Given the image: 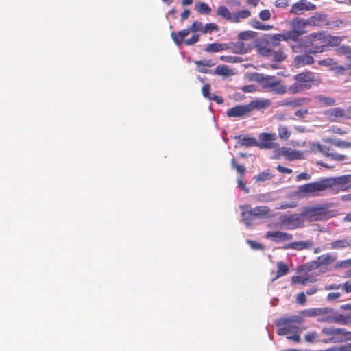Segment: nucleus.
I'll return each mask as SVG.
<instances>
[{"instance_id":"nucleus-1","label":"nucleus","mask_w":351,"mask_h":351,"mask_svg":"<svg viewBox=\"0 0 351 351\" xmlns=\"http://www.w3.org/2000/svg\"><path fill=\"white\" fill-rule=\"evenodd\" d=\"M337 261V256L330 253L324 254L316 260L308 262L297 269V275L292 277L294 284L312 283L316 281L317 276L324 273L323 266L330 265Z\"/></svg>"},{"instance_id":"nucleus-2","label":"nucleus","mask_w":351,"mask_h":351,"mask_svg":"<svg viewBox=\"0 0 351 351\" xmlns=\"http://www.w3.org/2000/svg\"><path fill=\"white\" fill-rule=\"evenodd\" d=\"M253 80L258 82L263 89L269 90L274 94L284 95L287 92V87L282 84L281 80L274 75L255 73Z\"/></svg>"},{"instance_id":"nucleus-3","label":"nucleus","mask_w":351,"mask_h":351,"mask_svg":"<svg viewBox=\"0 0 351 351\" xmlns=\"http://www.w3.org/2000/svg\"><path fill=\"white\" fill-rule=\"evenodd\" d=\"M328 182L326 178H322L317 182L299 186L295 195L300 198L319 196L322 191L328 189Z\"/></svg>"},{"instance_id":"nucleus-4","label":"nucleus","mask_w":351,"mask_h":351,"mask_svg":"<svg viewBox=\"0 0 351 351\" xmlns=\"http://www.w3.org/2000/svg\"><path fill=\"white\" fill-rule=\"evenodd\" d=\"M350 332L344 328H335L334 326L324 327L322 329V335L324 338L319 341L324 343H337L350 341Z\"/></svg>"},{"instance_id":"nucleus-5","label":"nucleus","mask_w":351,"mask_h":351,"mask_svg":"<svg viewBox=\"0 0 351 351\" xmlns=\"http://www.w3.org/2000/svg\"><path fill=\"white\" fill-rule=\"evenodd\" d=\"M307 48L309 53H318L326 51V34L324 32L312 33L308 35L302 43Z\"/></svg>"},{"instance_id":"nucleus-6","label":"nucleus","mask_w":351,"mask_h":351,"mask_svg":"<svg viewBox=\"0 0 351 351\" xmlns=\"http://www.w3.org/2000/svg\"><path fill=\"white\" fill-rule=\"evenodd\" d=\"M293 78L295 82L287 88V91L291 94H296L308 90L311 87V83L315 80V75L311 72L300 73L295 75Z\"/></svg>"},{"instance_id":"nucleus-7","label":"nucleus","mask_w":351,"mask_h":351,"mask_svg":"<svg viewBox=\"0 0 351 351\" xmlns=\"http://www.w3.org/2000/svg\"><path fill=\"white\" fill-rule=\"evenodd\" d=\"M332 216L331 212L326 206L305 207L302 211L303 219L310 222L324 221Z\"/></svg>"},{"instance_id":"nucleus-8","label":"nucleus","mask_w":351,"mask_h":351,"mask_svg":"<svg viewBox=\"0 0 351 351\" xmlns=\"http://www.w3.org/2000/svg\"><path fill=\"white\" fill-rule=\"evenodd\" d=\"M239 208L241 210V221H243L247 228L250 227L252 224V216L262 217L270 215V209L265 206L252 208L250 205L245 204L240 206Z\"/></svg>"},{"instance_id":"nucleus-9","label":"nucleus","mask_w":351,"mask_h":351,"mask_svg":"<svg viewBox=\"0 0 351 351\" xmlns=\"http://www.w3.org/2000/svg\"><path fill=\"white\" fill-rule=\"evenodd\" d=\"M309 151L313 154L321 153L326 157L330 158L334 161H343L346 159V156L336 152L328 146L324 145L319 143L311 142L308 143Z\"/></svg>"},{"instance_id":"nucleus-10","label":"nucleus","mask_w":351,"mask_h":351,"mask_svg":"<svg viewBox=\"0 0 351 351\" xmlns=\"http://www.w3.org/2000/svg\"><path fill=\"white\" fill-rule=\"evenodd\" d=\"M302 213L299 214L283 215L280 217L281 227L287 230H293L303 226Z\"/></svg>"},{"instance_id":"nucleus-11","label":"nucleus","mask_w":351,"mask_h":351,"mask_svg":"<svg viewBox=\"0 0 351 351\" xmlns=\"http://www.w3.org/2000/svg\"><path fill=\"white\" fill-rule=\"evenodd\" d=\"M303 323V318L301 316H291L281 319V325H285L289 333H300L304 328L300 326Z\"/></svg>"},{"instance_id":"nucleus-12","label":"nucleus","mask_w":351,"mask_h":351,"mask_svg":"<svg viewBox=\"0 0 351 351\" xmlns=\"http://www.w3.org/2000/svg\"><path fill=\"white\" fill-rule=\"evenodd\" d=\"M315 9L316 5L308 0H299L292 5L289 12L295 15H301L306 11H313Z\"/></svg>"},{"instance_id":"nucleus-13","label":"nucleus","mask_w":351,"mask_h":351,"mask_svg":"<svg viewBox=\"0 0 351 351\" xmlns=\"http://www.w3.org/2000/svg\"><path fill=\"white\" fill-rule=\"evenodd\" d=\"M326 181H329L328 189L335 185H338L343 190L351 189V175H344L336 178H327Z\"/></svg>"},{"instance_id":"nucleus-14","label":"nucleus","mask_w":351,"mask_h":351,"mask_svg":"<svg viewBox=\"0 0 351 351\" xmlns=\"http://www.w3.org/2000/svg\"><path fill=\"white\" fill-rule=\"evenodd\" d=\"M265 237L276 243L289 241L293 239L291 234L280 231H268Z\"/></svg>"},{"instance_id":"nucleus-15","label":"nucleus","mask_w":351,"mask_h":351,"mask_svg":"<svg viewBox=\"0 0 351 351\" xmlns=\"http://www.w3.org/2000/svg\"><path fill=\"white\" fill-rule=\"evenodd\" d=\"M277 153L279 155L285 156L289 160H294L297 159L303 158V152L301 151H297L291 149V148L282 147L277 149Z\"/></svg>"},{"instance_id":"nucleus-16","label":"nucleus","mask_w":351,"mask_h":351,"mask_svg":"<svg viewBox=\"0 0 351 351\" xmlns=\"http://www.w3.org/2000/svg\"><path fill=\"white\" fill-rule=\"evenodd\" d=\"M314 243L311 240L294 241L286 245L283 248L285 250L292 249L295 250H309L313 247Z\"/></svg>"},{"instance_id":"nucleus-17","label":"nucleus","mask_w":351,"mask_h":351,"mask_svg":"<svg viewBox=\"0 0 351 351\" xmlns=\"http://www.w3.org/2000/svg\"><path fill=\"white\" fill-rule=\"evenodd\" d=\"M250 113L247 104L239 105L230 108L227 111L229 117H241L247 115Z\"/></svg>"},{"instance_id":"nucleus-18","label":"nucleus","mask_w":351,"mask_h":351,"mask_svg":"<svg viewBox=\"0 0 351 351\" xmlns=\"http://www.w3.org/2000/svg\"><path fill=\"white\" fill-rule=\"evenodd\" d=\"M314 62L313 58L309 54H301L295 57L293 64L296 68L310 65Z\"/></svg>"},{"instance_id":"nucleus-19","label":"nucleus","mask_w":351,"mask_h":351,"mask_svg":"<svg viewBox=\"0 0 351 351\" xmlns=\"http://www.w3.org/2000/svg\"><path fill=\"white\" fill-rule=\"evenodd\" d=\"M271 104V101L267 99H255L247 104L249 112H251L254 110H261L268 107Z\"/></svg>"},{"instance_id":"nucleus-20","label":"nucleus","mask_w":351,"mask_h":351,"mask_svg":"<svg viewBox=\"0 0 351 351\" xmlns=\"http://www.w3.org/2000/svg\"><path fill=\"white\" fill-rule=\"evenodd\" d=\"M330 248L332 250H343L351 247V238L346 237L341 239H337L330 243Z\"/></svg>"},{"instance_id":"nucleus-21","label":"nucleus","mask_w":351,"mask_h":351,"mask_svg":"<svg viewBox=\"0 0 351 351\" xmlns=\"http://www.w3.org/2000/svg\"><path fill=\"white\" fill-rule=\"evenodd\" d=\"M333 322L341 325L351 324V312L341 314L334 311Z\"/></svg>"},{"instance_id":"nucleus-22","label":"nucleus","mask_w":351,"mask_h":351,"mask_svg":"<svg viewBox=\"0 0 351 351\" xmlns=\"http://www.w3.org/2000/svg\"><path fill=\"white\" fill-rule=\"evenodd\" d=\"M326 114L329 117L331 121H335L337 118L346 117L350 118L346 114V111L341 108L337 107L329 109L326 112Z\"/></svg>"},{"instance_id":"nucleus-23","label":"nucleus","mask_w":351,"mask_h":351,"mask_svg":"<svg viewBox=\"0 0 351 351\" xmlns=\"http://www.w3.org/2000/svg\"><path fill=\"white\" fill-rule=\"evenodd\" d=\"M194 63L197 65V70L202 73H208V68L212 67L217 64L212 60H202L195 61Z\"/></svg>"},{"instance_id":"nucleus-24","label":"nucleus","mask_w":351,"mask_h":351,"mask_svg":"<svg viewBox=\"0 0 351 351\" xmlns=\"http://www.w3.org/2000/svg\"><path fill=\"white\" fill-rule=\"evenodd\" d=\"M229 49H230L234 53L245 54L247 52L249 46L242 41H239L231 43L230 45H229Z\"/></svg>"},{"instance_id":"nucleus-25","label":"nucleus","mask_w":351,"mask_h":351,"mask_svg":"<svg viewBox=\"0 0 351 351\" xmlns=\"http://www.w3.org/2000/svg\"><path fill=\"white\" fill-rule=\"evenodd\" d=\"M307 20L309 26H322L326 24V16L324 14H315Z\"/></svg>"},{"instance_id":"nucleus-26","label":"nucleus","mask_w":351,"mask_h":351,"mask_svg":"<svg viewBox=\"0 0 351 351\" xmlns=\"http://www.w3.org/2000/svg\"><path fill=\"white\" fill-rule=\"evenodd\" d=\"M229 49V45L226 43H211L208 45L204 51L208 53H216Z\"/></svg>"},{"instance_id":"nucleus-27","label":"nucleus","mask_w":351,"mask_h":351,"mask_svg":"<svg viewBox=\"0 0 351 351\" xmlns=\"http://www.w3.org/2000/svg\"><path fill=\"white\" fill-rule=\"evenodd\" d=\"M329 312L328 308H311L304 310L300 312V314L303 317H316L321 315H324V313Z\"/></svg>"},{"instance_id":"nucleus-28","label":"nucleus","mask_w":351,"mask_h":351,"mask_svg":"<svg viewBox=\"0 0 351 351\" xmlns=\"http://www.w3.org/2000/svg\"><path fill=\"white\" fill-rule=\"evenodd\" d=\"M191 32L189 27L186 29L181 30L178 33L172 32L171 38L176 45H180L184 41V38Z\"/></svg>"},{"instance_id":"nucleus-29","label":"nucleus","mask_w":351,"mask_h":351,"mask_svg":"<svg viewBox=\"0 0 351 351\" xmlns=\"http://www.w3.org/2000/svg\"><path fill=\"white\" fill-rule=\"evenodd\" d=\"M251 16V12L248 10H242L233 13L232 23H240L242 20L249 18Z\"/></svg>"},{"instance_id":"nucleus-30","label":"nucleus","mask_w":351,"mask_h":351,"mask_svg":"<svg viewBox=\"0 0 351 351\" xmlns=\"http://www.w3.org/2000/svg\"><path fill=\"white\" fill-rule=\"evenodd\" d=\"M290 25L293 29L302 30L308 25V23L307 19L297 18L293 19Z\"/></svg>"},{"instance_id":"nucleus-31","label":"nucleus","mask_w":351,"mask_h":351,"mask_svg":"<svg viewBox=\"0 0 351 351\" xmlns=\"http://www.w3.org/2000/svg\"><path fill=\"white\" fill-rule=\"evenodd\" d=\"M217 14L221 18L232 23L233 14L231 13L227 7L224 5L219 6L217 9Z\"/></svg>"},{"instance_id":"nucleus-32","label":"nucleus","mask_w":351,"mask_h":351,"mask_svg":"<svg viewBox=\"0 0 351 351\" xmlns=\"http://www.w3.org/2000/svg\"><path fill=\"white\" fill-rule=\"evenodd\" d=\"M286 41L293 40L295 41L298 38L305 33L304 30L292 29L290 31L285 32Z\"/></svg>"},{"instance_id":"nucleus-33","label":"nucleus","mask_w":351,"mask_h":351,"mask_svg":"<svg viewBox=\"0 0 351 351\" xmlns=\"http://www.w3.org/2000/svg\"><path fill=\"white\" fill-rule=\"evenodd\" d=\"M235 138L239 139V143L241 145L245 147L258 146V142L254 138L245 136L243 138L241 136H235Z\"/></svg>"},{"instance_id":"nucleus-34","label":"nucleus","mask_w":351,"mask_h":351,"mask_svg":"<svg viewBox=\"0 0 351 351\" xmlns=\"http://www.w3.org/2000/svg\"><path fill=\"white\" fill-rule=\"evenodd\" d=\"M315 98L319 103L327 106H331L335 104V100L333 98L323 95H317Z\"/></svg>"},{"instance_id":"nucleus-35","label":"nucleus","mask_w":351,"mask_h":351,"mask_svg":"<svg viewBox=\"0 0 351 351\" xmlns=\"http://www.w3.org/2000/svg\"><path fill=\"white\" fill-rule=\"evenodd\" d=\"M196 10L202 14H210L211 8L204 2H197L195 3Z\"/></svg>"},{"instance_id":"nucleus-36","label":"nucleus","mask_w":351,"mask_h":351,"mask_svg":"<svg viewBox=\"0 0 351 351\" xmlns=\"http://www.w3.org/2000/svg\"><path fill=\"white\" fill-rule=\"evenodd\" d=\"M277 268H278L277 274L274 279H276L278 278H280V277H282V276L286 275L287 274H288L289 270L287 265H286L285 263H284L282 261H280L277 263Z\"/></svg>"},{"instance_id":"nucleus-37","label":"nucleus","mask_w":351,"mask_h":351,"mask_svg":"<svg viewBox=\"0 0 351 351\" xmlns=\"http://www.w3.org/2000/svg\"><path fill=\"white\" fill-rule=\"evenodd\" d=\"M274 140H271L267 142H258V146L261 149H271L280 148L278 143L274 142Z\"/></svg>"},{"instance_id":"nucleus-38","label":"nucleus","mask_w":351,"mask_h":351,"mask_svg":"<svg viewBox=\"0 0 351 351\" xmlns=\"http://www.w3.org/2000/svg\"><path fill=\"white\" fill-rule=\"evenodd\" d=\"M278 132L279 138L281 139L287 140L290 137L291 135V132L289 131V128L283 125H278Z\"/></svg>"},{"instance_id":"nucleus-39","label":"nucleus","mask_w":351,"mask_h":351,"mask_svg":"<svg viewBox=\"0 0 351 351\" xmlns=\"http://www.w3.org/2000/svg\"><path fill=\"white\" fill-rule=\"evenodd\" d=\"M214 73L219 75L228 76L232 74V72L228 66L219 65L215 68Z\"/></svg>"},{"instance_id":"nucleus-40","label":"nucleus","mask_w":351,"mask_h":351,"mask_svg":"<svg viewBox=\"0 0 351 351\" xmlns=\"http://www.w3.org/2000/svg\"><path fill=\"white\" fill-rule=\"evenodd\" d=\"M343 40L340 36H326V48L328 46H337Z\"/></svg>"},{"instance_id":"nucleus-41","label":"nucleus","mask_w":351,"mask_h":351,"mask_svg":"<svg viewBox=\"0 0 351 351\" xmlns=\"http://www.w3.org/2000/svg\"><path fill=\"white\" fill-rule=\"evenodd\" d=\"M257 33L253 31H243L239 34L238 38L241 40H248L255 38Z\"/></svg>"},{"instance_id":"nucleus-42","label":"nucleus","mask_w":351,"mask_h":351,"mask_svg":"<svg viewBox=\"0 0 351 351\" xmlns=\"http://www.w3.org/2000/svg\"><path fill=\"white\" fill-rule=\"evenodd\" d=\"M273 177L274 176L269 171H265L254 177V179L257 182H265L271 180Z\"/></svg>"},{"instance_id":"nucleus-43","label":"nucleus","mask_w":351,"mask_h":351,"mask_svg":"<svg viewBox=\"0 0 351 351\" xmlns=\"http://www.w3.org/2000/svg\"><path fill=\"white\" fill-rule=\"evenodd\" d=\"M351 267V258L337 261L334 265L335 269H348Z\"/></svg>"},{"instance_id":"nucleus-44","label":"nucleus","mask_w":351,"mask_h":351,"mask_svg":"<svg viewBox=\"0 0 351 351\" xmlns=\"http://www.w3.org/2000/svg\"><path fill=\"white\" fill-rule=\"evenodd\" d=\"M329 312L324 313V315H322V317L319 319L320 322L334 323V311L332 308H328Z\"/></svg>"},{"instance_id":"nucleus-45","label":"nucleus","mask_w":351,"mask_h":351,"mask_svg":"<svg viewBox=\"0 0 351 351\" xmlns=\"http://www.w3.org/2000/svg\"><path fill=\"white\" fill-rule=\"evenodd\" d=\"M220 60L223 62L229 63L241 62L243 61L242 58L233 56H221L220 57Z\"/></svg>"},{"instance_id":"nucleus-46","label":"nucleus","mask_w":351,"mask_h":351,"mask_svg":"<svg viewBox=\"0 0 351 351\" xmlns=\"http://www.w3.org/2000/svg\"><path fill=\"white\" fill-rule=\"evenodd\" d=\"M276 134L275 133H261L259 135L261 142H267L271 140L276 139Z\"/></svg>"},{"instance_id":"nucleus-47","label":"nucleus","mask_w":351,"mask_h":351,"mask_svg":"<svg viewBox=\"0 0 351 351\" xmlns=\"http://www.w3.org/2000/svg\"><path fill=\"white\" fill-rule=\"evenodd\" d=\"M219 27L215 23H206L204 25L203 34H210L212 32L218 31Z\"/></svg>"},{"instance_id":"nucleus-48","label":"nucleus","mask_w":351,"mask_h":351,"mask_svg":"<svg viewBox=\"0 0 351 351\" xmlns=\"http://www.w3.org/2000/svg\"><path fill=\"white\" fill-rule=\"evenodd\" d=\"M189 27L191 32H201L203 34L204 25L202 22L195 21Z\"/></svg>"},{"instance_id":"nucleus-49","label":"nucleus","mask_w":351,"mask_h":351,"mask_svg":"<svg viewBox=\"0 0 351 351\" xmlns=\"http://www.w3.org/2000/svg\"><path fill=\"white\" fill-rule=\"evenodd\" d=\"M273 60L275 62H280L285 59L286 56L281 50L272 52Z\"/></svg>"},{"instance_id":"nucleus-50","label":"nucleus","mask_w":351,"mask_h":351,"mask_svg":"<svg viewBox=\"0 0 351 351\" xmlns=\"http://www.w3.org/2000/svg\"><path fill=\"white\" fill-rule=\"evenodd\" d=\"M232 166L234 169L237 170V171L240 173L241 176L244 175L246 171L245 167L243 165H238L236 162L235 158H233L231 161Z\"/></svg>"},{"instance_id":"nucleus-51","label":"nucleus","mask_w":351,"mask_h":351,"mask_svg":"<svg viewBox=\"0 0 351 351\" xmlns=\"http://www.w3.org/2000/svg\"><path fill=\"white\" fill-rule=\"evenodd\" d=\"M318 337L319 335L316 332H310L305 335L304 339L307 342L313 343L316 341H318Z\"/></svg>"},{"instance_id":"nucleus-52","label":"nucleus","mask_w":351,"mask_h":351,"mask_svg":"<svg viewBox=\"0 0 351 351\" xmlns=\"http://www.w3.org/2000/svg\"><path fill=\"white\" fill-rule=\"evenodd\" d=\"M281 319L278 321L276 323V326H278L277 333L279 335H285L289 334L288 329L287 328L285 325H281Z\"/></svg>"},{"instance_id":"nucleus-53","label":"nucleus","mask_w":351,"mask_h":351,"mask_svg":"<svg viewBox=\"0 0 351 351\" xmlns=\"http://www.w3.org/2000/svg\"><path fill=\"white\" fill-rule=\"evenodd\" d=\"M258 53L263 56L269 57L272 56L271 50L267 46H260L258 47Z\"/></svg>"},{"instance_id":"nucleus-54","label":"nucleus","mask_w":351,"mask_h":351,"mask_svg":"<svg viewBox=\"0 0 351 351\" xmlns=\"http://www.w3.org/2000/svg\"><path fill=\"white\" fill-rule=\"evenodd\" d=\"M308 101H309V99L300 98V99L290 101L289 104L292 106L297 107V106H300L304 104H307Z\"/></svg>"},{"instance_id":"nucleus-55","label":"nucleus","mask_w":351,"mask_h":351,"mask_svg":"<svg viewBox=\"0 0 351 351\" xmlns=\"http://www.w3.org/2000/svg\"><path fill=\"white\" fill-rule=\"evenodd\" d=\"M337 53L351 56V48L348 46L342 45L337 49Z\"/></svg>"},{"instance_id":"nucleus-56","label":"nucleus","mask_w":351,"mask_h":351,"mask_svg":"<svg viewBox=\"0 0 351 351\" xmlns=\"http://www.w3.org/2000/svg\"><path fill=\"white\" fill-rule=\"evenodd\" d=\"M259 17L263 21H268L271 19V12L269 10H263L259 13Z\"/></svg>"},{"instance_id":"nucleus-57","label":"nucleus","mask_w":351,"mask_h":351,"mask_svg":"<svg viewBox=\"0 0 351 351\" xmlns=\"http://www.w3.org/2000/svg\"><path fill=\"white\" fill-rule=\"evenodd\" d=\"M334 145L338 147L349 148L351 147V142L349 143L342 140H336L335 142H334Z\"/></svg>"},{"instance_id":"nucleus-58","label":"nucleus","mask_w":351,"mask_h":351,"mask_svg":"<svg viewBox=\"0 0 351 351\" xmlns=\"http://www.w3.org/2000/svg\"><path fill=\"white\" fill-rule=\"evenodd\" d=\"M318 64L322 66H329L335 65V62H334V60L332 58H328L326 59L319 60L318 62Z\"/></svg>"},{"instance_id":"nucleus-59","label":"nucleus","mask_w":351,"mask_h":351,"mask_svg":"<svg viewBox=\"0 0 351 351\" xmlns=\"http://www.w3.org/2000/svg\"><path fill=\"white\" fill-rule=\"evenodd\" d=\"M199 40V34H194L191 38L186 39L184 40V43L186 45H193L195 43H197Z\"/></svg>"},{"instance_id":"nucleus-60","label":"nucleus","mask_w":351,"mask_h":351,"mask_svg":"<svg viewBox=\"0 0 351 351\" xmlns=\"http://www.w3.org/2000/svg\"><path fill=\"white\" fill-rule=\"evenodd\" d=\"M341 295V293L340 291H334L329 293L327 295V299L329 301H335L337 300Z\"/></svg>"},{"instance_id":"nucleus-61","label":"nucleus","mask_w":351,"mask_h":351,"mask_svg":"<svg viewBox=\"0 0 351 351\" xmlns=\"http://www.w3.org/2000/svg\"><path fill=\"white\" fill-rule=\"evenodd\" d=\"M256 199L260 202H267L271 200L268 194H261L256 197Z\"/></svg>"},{"instance_id":"nucleus-62","label":"nucleus","mask_w":351,"mask_h":351,"mask_svg":"<svg viewBox=\"0 0 351 351\" xmlns=\"http://www.w3.org/2000/svg\"><path fill=\"white\" fill-rule=\"evenodd\" d=\"M289 5L288 0H276L275 2V6L279 8H285Z\"/></svg>"},{"instance_id":"nucleus-63","label":"nucleus","mask_w":351,"mask_h":351,"mask_svg":"<svg viewBox=\"0 0 351 351\" xmlns=\"http://www.w3.org/2000/svg\"><path fill=\"white\" fill-rule=\"evenodd\" d=\"M210 86L209 84H206L202 87V93L204 97H206L208 99L210 98V97L211 96L210 95Z\"/></svg>"},{"instance_id":"nucleus-64","label":"nucleus","mask_w":351,"mask_h":351,"mask_svg":"<svg viewBox=\"0 0 351 351\" xmlns=\"http://www.w3.org/2000/svg\"><path fill=\"white\" fill-rule=\"evenodd\" d=\"M335 351H351V343L341 345L337 347Z\"/></svg>"}]
</instances>
